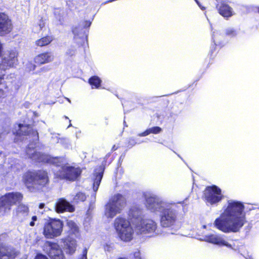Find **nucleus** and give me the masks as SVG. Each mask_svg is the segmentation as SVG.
Instances as JSON below:
<instances>
[{
  "instance_id": "423d86ee",
  "label": "nucleus",
  "mask_w": 259,
  "mask_h": 259,
  "mask_svg": "<svg viewBox=\"0 0 259 259\" xmlns=\"http://www.w3.org/2000/svg\"><path fill=\"white\" fill-rule=\"evenodd\" d=\"M23 198V194L18 192L6 193L0 197V212L6 213L10 211L11 207L20 203Z\"/></svg>"
},
{
  "instance_id": "c9c22d12",
  "label": "nucleus",
  "mask_w": 259,
  "mask_h": 259,
  "mask_svg": "<svg viewBox=\"0 0 259 259\" xmlns=\"http://www.w3.org/2000/svg\"><path fill=\"white\" fill-rule=\"evenodd\" d=\"M7 68L3 65L2 63H0V78H4V72Z\"/></svg>"
},
{
  "instance_id": "c756f323",
  "label": "nucleus",
  "mask_w": 259,
  "mask_h": 259,
  "mask_svg": "<svg viewBox=\"0 0 259 259\" xmlns=\"http://www.w3.org/2000/svg\"><path fill=\"white\" fill-rule=\"evenodd\" d=\"M224 46V45L222 43H219L218 44L214 43L212 45L210 49V56L214 57L215 56L216 53L214 55H213V54L215 52L216 53H218Z\"/></svg>"
},
{
  "instance_id": "de8ad7c7",
  "label": "nucleus",
  "mask_w": 259,
  "mask_h": 259,
  "mask_svg": "<svg viewBox=\"0 0 259 259\" xmlns=\"http://www.w3.org/2000/svg\"><path fill=\"white\" fill-rule=\"evenodd\" d=\"M4 79V78H0V85L2 83V80Z\"/></svg>"
},
{
  "instance_id": "09e8293b",
  "label": "nucleus",
  "mask_w": 259,
  "mask_h": 259,
  "mask_svg": "<svg viewBox=\"0 0 259 259\" xmlns=\"http://www.w3.org/2000/svg\"><path fill=\"white\" fill-rule=\"evenodd\" d=\"M114 0H108L107 1V2H113Z\"/></svg>"
},
{
  "instance_id": "1a4fd4ad",
  "label": "nucleus",
  "mask_w": 259,
  "mask_h": 259,
  "mask_svg": "<svg viewBox=\"0 0 259 259\" xmlns=\"http://www.w3.org/2000/svg\"><path fill=\"white\" fill-rule=\"evenodd\" d=\"M123 203H126V200L122 194L117 193L112 196L107 204L106 209L109 217L113 218L116 214L119 213Z\"/></svg>"
},
{
  "instance_id": "4468645a",
  "label": "nucleus",
  "mask_w": 259,
  "mask_h": 259,
  "mask_svg": "<svg viewBox=\"0 0 259 259\" xmlns=\"http://www.w3.org/2000/svg\"><path fill=\"white\" fill-rule=\"evenodd\" d=\"M18 52L16 50L8 51L6 56L2 59L1 62L7 68L13 67L18 62Z\"/></svg>"
},
{
  "instance_id": "79ce46f5",
  "label": "nucleus",
  "mask_w": 259,
  "mask_h": 259,
  "mask_svg": "<svg viewBox=\"0 0 259 259\" xmlns=\"http://www.w3.org/2000/svg\"><path fill=\"white\" fill-rule=\"evenodd\" d=\"M118 148V146H116L115 145H114L111 148V151L113 152L116 150Z\"/></svg>"
},
{
  "instance_id": "9b49d317",
  "label": "nucleus",
  "mask_w": 259,
  "mask_h": 259,
  "mask_svg": "<svg viewBox=\"0 0 259 259\" xmlns=\"http://www.w3.org/2000/svg\"><path fill=\"white\" fill-rule=\"evenodd\" d=\"M44 251L50 259H66L63 250L57 242L46 241Z\"/></svg>"
},
{
  "instance_id": "37998d69",
  "label": "nucleus",
  "mask_w": 259,
  "mask_h": 259,
  "mask_svg": "<svg viewBox=\"0 0 259 259\" xmlns=\"http://www.w3.org/2000/svg\"><path fill=\"white\" fill-rule=\"evenodd\" d=\"M84 27H89L91 25V23L90 21H85Z\"/></svg>"
},
{
  "instance_id": "dca6fc26",
  "label": "nucleus",
  "mask_w": 259,
  "mask_h": 259,
  "mask_svg": "<svg viewBox=\"0 0 259 259\" xmlns=\"http://www.w3.org/2000/svg\"><path fill=\"white\" fill-rule=\"evenodd\" d=\"M54 59V55L51 52L46 51L35 56L33 60L34 63L40 66L52 62Z\"/></svg>"
},
{
  "instance_id": "a878e982",
  "label": "nucleus",
  "mask_w": 259,
  "mask_h": 259,
  "mask_svg": "<svg viewBox=\"0 0 259 259\" xmlns=\"http://www.w3.org/2000/svg\"><path fill=\"white\" fill-rule=\"evenodd\" d=\"M63 163V158L61 157H53L48 155L46 163L52 164L56 166H60Z\"/></svg>"
},
{
  "instance_id": "8fccbe9b",
  "label": "nucleus",
  "mask_w": 259,
  "mask_h": 259,
  "mask_svg": "<svg viewBox=\"0 0 259 259\" xmlns=\"http://www.w3.org/2000/svg\"><path fill=\"white\" fill-rule=\"evenodd\" d=\"M0 92H1L2 93H4V91H3V90H0Z\"/></svg>"
},
{
  "instance_id": "6e6552de",
  "label": "nucleus",
  "mask_w": 259,
  "mask_h": 259,
  "mask_svg": "<svg viewBox=\"0 0 259 259\" xmlns=\"http://www.w3.org/2000/svg\"><path fill=\"white\" fill-rule=\"evenodd\" d=\"M82 169L79 167L63 165L57 171L56 177L60 180L74 182L80 177Z\"/></svg>"
},
{
  "instance_id": "f704fd0d",
  "label": "nucleus",
  "mask_w": 259,
  "mask_h": 259,
  "mask_svg": "<svg viewBox=\"0 0 259 259\" xmlns=\"http://www.w3.org/2000/svg\"><path fill=\"white\" fill-rule=\"evenodd\" d=\"M138 143L135 139L131 138L128 139L126 144L128 148H131Z\"/></svg>"
},
{
  "instance_id": "5701e85b",
  "label": "nucleus",
  "mask_w": 259,
  "mask_h": 259,
  "mask_svg": "<svg viewBox=\"0 0 259 259\" xmlns=\"http://www.w3.org/2000/svg\"><path fill=\"white\" fill-rule=\"evenodd\" d=\"M48 154L40 152L34 151L29 156V158L37 163H46Z\"/></svg>"
},
{
  "instance_id": "20e7f679",
  "label": "nucleus",
  "mask_w": 259,
  "mask_h": 259,
  "mask_svg": "<svg viewBox=\"0 0 259 259\" xmlns=\"http://www.w3.org/2000/svg\"><path fill=\"white\" fill-rule=\"evenodd\" d=\"M63 226L61 220L49 218L44 224L42 234L47 239L58 237L62 233Z\"/></svg>"
},
{
  "instance_id": "ddd939ff",
  "label": "nucleus",
  "mask_w": 259,
  "mask_h": 259,
  "mask_svg": "<svg viewBox=\"0 0 259 259\" xmlns=\"http://www.w3.org/2000/svg\"><path fill=\"white\" fill-rule=\"evenodd\" d=\"M12 20L5 13L0 12V36H5L13 30Z\"/></svg>"
},
{
  "instance_id": "393cba45",
  "label": "nucleus",
  "mask_w": 259,
  "mask_h": 259,
  "mask_svg": "<svg viewBox=\"0 0 259 259\" xmlns=\"http://www.w3.org/2000/svg\"><path fill=\"white\" fill-rule=\"evenodd\" d=\"M146 205L148 209L153 212H155L157 209H160L161 206L160 204L155 200V199L152 197L146 199Z\"/></svg>"
},
{
  "instance_id": "6ab92c4d",
  "label": "nucleus",
  "mask_w": 259,
  "mask_h": 259,
  "mask_svg": "<svg viewBox=\"0 0 259 259\" xmlns=\"http://www.w3.org/2000/svg\"><path fill=\"white\" fill-rule=\"evenodd\" d=\"M55 210L58 213H63L65 211L72 212L74 211L75 208L64 198H61L59 199L56 203Z\"/></svg>"
},
{
  "instance_id": "a211bd4d",
  "label": "nucleus",
  "mask_w": 259,
  "mask_h": 259,
  "mask_svg": "<svg viewBox=\"0 0 259 259\" xmlns=\"http://www.w3.org/2000/svg\"><path fill=\"white\" fill-rule=\"evenodd\" d=\"M219 13L224 17L229 18L233 16V9L225 1H220L215 6Z\"/></svg>"
},
{
  "instance_id": "c85d7f7f",
  "label": "nucleus",
  "mask_w": 259,
  "mask_h": 259,
  "mask_svg": "<svg viewBox=\"0 0 259 259\" xmlns=\"http://www.w3.org/2000/svg\"><path fill=\"white\" fill-rule=\"evenodd\" d=\"M29 209L27 205L23 203H20L16 208L17 214H27Z\"/></svg>"
},
{
  "instance_id": "4be33fe9",
  "label": "nucleus",
  "mask_w": 259,
  "mask_h": 259,
  "mask_svg": "<svg viewBox=\"0 0 259 259\" xmlns=\"http://www.w3.org/2000/svg\"><path fill=\"white\" fill-rule=\"evenodd\" d=\"M63 242L64 243L63 249L67 254L72 255L75 252L77 244L75 239L66 238Z\"/></svg>"
},
{
  "instance_id": "7ed1b4c3",
  "label": "nucleus",
  "mask_w": 259,
  "mask_h": 259,
  "mask_svg": "<svg viewBox=\"0 0 259 259\" xmlns=\"http://www.w3.org/2000/svg\"><path fill=\"white\" fill-rule=\"evenodd\" d=\"M114 227L119 239L123 242H130L133 238L134 230L125 218L118 217L115 219Z\"/></svg>"
},
{
  "instance_id": "2f4dec72",
  "label": "nucleus",
  "mask_w": 259,
  "mask_h": 259,
  "mask_svg": "<svg viewBox=\"0 0 259 259\" xmlns=\"http://www.w3.org/2000/svg\"><path fill=\"white\" fill-rule=\"evenodd\" d=\"M68 225L70 228V231L71 232V234H76V233H78V227L77 226L75 223L71 222L69 223Z\"/></svg>"
},
{
  "instance_id": "412c9836",
  "label": "nucleus",
  "mask_w": 259,
  "mask_h": 259,
  "mask_svg": "<svg viewBox=\"0 0 259 259\" xmlns=\"http://www.w3.org/2000/svg\"><path fill=\"white\" fill-rule=\"evenodd\" d=\"M142 232L148 233L154 232L157 229V224L151 220H144L137 226Z\"/></svg>"
},
{
  "instance_id": "3c124183",
  "label": "nucleus",
  "mask_w": 259,
  "mask_h": 259,
  "mask_svg": "<svg viewBox=\"0 0 259 259\" xmlns=\"http://www.w3.org/2000/svg\"><path fill=\"white\" fill-rule=\"evenodd\" d=\"M201 9H202V10H204V7H201Z\"/></svg>"
},
{
  "instance_id": "473e14b6",
  "label": "nucleus",
  "mask_w": 259,
  "mask_h": 259,
  "mask_svg": "<svg viewBox=\"0 0 259 259\" xmlns=\"http://www.w3.org/2000/svg\"><path fill=\"white\" fill-rule=\"evenodd\" d=\"M54 15L56 20L59 21L60 24H63L64 22V17L60 12H54Z\"/></svg>"
},
{
  "instance_id": "bb28decb",
  "label": "nucleus",
  "mask_w": 259,
  "mask_h": 259,
  "mask_svg": "<svg viewBox=\"0 0 259 259\" xmlns=\"http://www.w3.org/2000/svg\"><path fill=\"white\" fill-rule=\"evenodd\" d=\"M162 132V128L159 126H153L151 128H147L143 132L139 134L141 137H145L151 134H158Z\"/></svg>"
},
{
  "instance_id": "4c0bfd02",
  "label": "nucleus",
  "mask_w": 259,
  "mask_h": 259,
  "mask_svg": "<svg viewBox=\"0 0 259 259\" xmlns=\"http://www.w3.org/2000/svg\"><path fill=\"white\" fill-rule=\"evenodd\" d=\"M88 249L86 248H83L81 256L78 259H87Z\"/></svg>"
},
{
  "instance_id": "7c9ffc66",
  "label": "nucleus",
  "mask_w": 259,
  "mask_h": 259,
  "mask_svg": "<svg viewBox=\"0 0 259 259\" xmlns=\"http://www.w3.org/2000/svg\"><path fill=\"white\" fill-rule=\"evenodd\" d=\"M87 197L84 193L79 192L75 195L74 199L77 202H83L86 200Z\"/></svg>"
},
{
  "instance_id": "72a5a7b5",
  "label": "nucleus",
  "mask_w": 259,
  "mask_h": 259,
  "mask_svg": "<svg viewBox=\"0 0 259 259\" xmlns=\"http://www.w3.org/2000/svg\"><path fill=\"white\" fill-rule=\"evenodd\" d=\"M225 34L230 37H234L236 35L237 32L236 30L234 29L229 28L226 30Z\"/></svg>"
},
{
  "instance_id": "a18cd8bd",
  "label": "nucleus",
  "mask_w": 259,
  "mask_h": 259,
  "mask_svg": "<svg viewBox=\"0 0 259 259\" xmlns=\"http://www.w3.org/2000/svg\"><path fill=\"white\" fill-rule=\"evenodd\" d=\"M29 225L31 227H33L35 225L34 222L31 221L29 223Z\"/></svg>"
},
{
  "instance_id": "ea45409f",
  "label": "nucleus",
  "mask_w": 259,
  "mask_h": 259,
  "mask_svg": "<svg viewBox=\"0 0 259 259\" xmlns=\"http://www.w3.org/2000/svg\"><path fill=\"white\" fill-rule=\"evenodd\" d=\"M134 255L136 258L142 259L141 257L140 256V252L139 251L134 252Z\"/></svg>"
},
{
  "instance_id": "2eb2a0df",
  "label": "nucleus",
  "mask_w": 259,
  "mask_h": 259,
  "mask_svg": "<svg viewBox=\"0 0 259 259\" xmlns=\"http://www.w3.org/2000/svg\"><path fill=\"white\" fill-rule=\"evenodd\" d=\"M19 128L17 130L16 134L19 136H27L32 135L36 137V140H38V133L36 130H33L29 124H23L19 123Z\"/></svg>"
},
{
  "instance_id": "a19ab883",
  "label": "nucleus",
  "mask_w": 259,
  "mask_h": 259,
  "mask_svg": "<svg viewBox=\"0 0 259 259\" xmlns=\"http://www.w3.org/2000/svg\"><path fill=\"white\" fill-rule=\"evenodd\" d=\"M3 53V44L0 41V57L2 56Z\"/></svg>"
},
{
  "instance_id": "e433bc0d",
  "label": "nucleus",
  "mask_w": 259,
  "mask_h": 259,
  "mask_svg": "<svg viewBox=\"0 0 259 259\" xmlns=\"http://www.w3.org/2000/svg\"><path fill=\"white\" fill-rule=\"evenodd\" d=\"M34 259H49L47 255L41 253H37L35 255Z\"/></svg>"
},
{
  "instance_id": "cd10ccee",
  "label": "nucleus",
  "mask_w": 259,
  "mask_h": 259,
  "mask_svg": "<svg viewBox=\"0 0 259 259\" xmlns=\"http://www.w3.org/2000/svg\"><path fill=\"white\" fill-rule=\"evenodd\" d=\"M89 83L92 89H97L101 87L102 80L98 76L94 75L89 79Z\"/></svg>"
},
{
  "instance_id": "f8f14e48",
  "label": "nucleus",
  "mask_w": 259,
  "mask_h": 259,
  "mask_svg": "<svg viewBox=\"0 0 259 259\" xmlns=\"http://www.w3.org/2000/svg\"><path fill=\"white\" fill-rule=\"evenodd\" d=\"M110 155V153H108L105 155L102 162L101 165H100L97 169H95L93 174L92 188L95 193L98 191L101 180L103 178L105 166L107 164H109L110 163V162H107V159L109 157Z\"/></svg>"
},
{
  "instance_id": "aec40b11",
  "label": "nucleus",
  "mask_w": 259,
  "mask_h": 259,
  "mask_svg": "<svg viewBox=\"0 0 259 259\" xmlns=\"http://www.w3.org/2000/svg\"><path fill=\"white\" fill-rule=\"evenodd\" d=\"M128 215L132 221L134 222L137 226L144 221L142 209L138 207H132L129 210Z\"/></svg>"
},
{
  "instance_id": "f257e3e1",
  "label": "nucleus",
  "mask_w": 259,
  "mask_h": 259,
  "mask_svg": "<svg viewBox=\"0 0 259 259\" xmlns=\"http://www.w3.org/2000/svg\"><path fill=\"white\" fill-rule=\"evenodd\" d=\"M244 209L242 202L228 200L223 212L214 221L215 227L225 233L238 232L246 222Z\"/></svg>"
},
{
  "instance_id": "c03bdc74",
  "label": "nucleus",
  "mask_w": 259,
  "mask_h": 259,
  "mask_svg": "<svg viewBox=\"0 0 259 259\" xmlns=\"http://www.w3.org/2000/svg\"><path fill=\"white\" fill-rule=\"evenodd\" d=\"M32 219V221L35 222V221H36L37 220V216H36V215H34V216H33V217H32V219Z\"/></svg>"
},
{
  "instance_id": "b1692460",
  "label": "nucleus",
  "mask_w": 259,
  "mask_h": 259,
  "mask_svg": "<svg viewBox=\"0 0 259 259\" xmlns=\"http://www.w3.org/2000/svg\"><path fill=\"white\" fill-rule=\"evenodd\" d=\"M54 40L52 35H47L43 36L35 41V45L38 47H44L49 45Z\"/></svg>"
},
{
  "instance_id": "0eeeda50",
  "label": "nucleus",
  "mask_w": 259,
  "mask_h": 259,
  "mask_svg": "<svg viewBox=\"0 0 259 259\" xmlns=\"http://www.w3.org/2000/svg\"><path fill=\"white\" fill-rule=\"evenodd\" d=\"M8 239L7 233L0 234V259H15L20 254L13 246L5 243Z\"/></svg>"
},
{
  "instance_id": "f03ea898",
  "label": "nucleus",
  "mask_w": 259,
  "mask_h": 259,
  "mask_svg": "<svg viewBox=\"0 0 259 259\" xmlns=\"http://www.w3.org/2000/svg\"><path fill=\"white\" fill-rule=\"evenodd\" d=\"M22 181L30 192L37 187H45L49 185L50 179L47 170H28L23 174Z\"/></svg>"
},
{
  "instance_id": "39448f33",
  "label": "nucleus",
  "mask_w": 259,
  "mask_h": 259,
  "mask_svg": "<svg viewBox=\"0 0 259 259\" xmlns=\"http://www.w3.org/2000/svg\"><path fill=\"white\" fill-rule=\"evenodd\" d=\"M178 207L175 204L162 208L160 211V224L163 228H169L176 224Z\"/></svg>"
},
{
  "instance_id": "9d476101",
  "label": "nucleus",
  "mask_w": 259,
  "mask_h": 259,
  "mask_svg": "<svg viewBox=\"0 0 259 259\" xmlns=\"http://www.w3.org/2000/svg\"><path fill=\"white\" fill-rule=\"evenodd\" d=\"M203 198L211 205L217 204L223 198L221 189L216 185L206 187L203 193Z\"/></svg>"
},
{
  "instance_id": "49530a36",
  "label": "nucleus",
  "mask_w": 259,
  "mask_h": 259,
  "mask_svg": "<svg viewBox=\"0 0 259 259\" xmlns=\"http://www.w3.org/2000/svg\"><path fill=\"white\" fill-rule=\"evenodd\" d=\"M45 204L44 203H40L39 205V207L40 209H42L44 207Z\"/></svg>"
},
{
  "instance_id": "58836bf2",
  "label": "nucleus",
  "mask_w": 259,
  "mask_h": 259,
  "mask_svg": "<svg viewBox=\"0 0 259 259\" xmlns=\"http://www.w3.org/2000/svg\"><path fill=\"white\" fill-rule=\"evenodd\" d=\"M36 64L35 63L33 64L32 63H29L28 64L27 68L29 70V71H33L35 69Z\"/></svg>"
},
{
  "instance_id": "f3484780",
  "label": "nucleus",
  "mask_w": 259,
  "mask_h": 259,
  "mask_svg": "<svg viewBox=\"0 0 259 259\" xmlns=\"http://www.w3.org/2000/svg\"><path fill=\"white\" fill-rule=\"evenodd\" d=\"M205 240L209 243L217 244L219 246H225L232 248V245L227 242L221 236L217 234H208L204 237Z\"/></svg>"
}]
</instances>
